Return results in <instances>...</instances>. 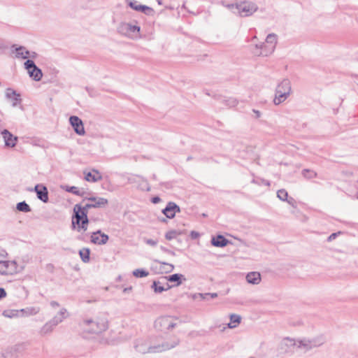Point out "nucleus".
<instances>
[{
    "label": "nucleus",
    "mask_w": 358,
    "mask_h": 358,
    "mask_svg": "<svg viewBox=\"0 0 358 358\" xmlns=\"http://www.w3.org/2000/svg\"><path fill=\"white\" fill-rule=\"evenodd\" d=\"M252 112L255 114V118H259L261 117V112L259 110L252 109Z\"/></svg>",
    "instance_id": "nucleus-52"
},
{
    "label": "nucleus",
    "mask_w": 358,
    "mask_h": 358,
    "mask_svg": "<svg viewBox=\"0 0 358 358\" xmlns=\"http://www.w3.org/2000/svg\"><path fill=\"white\" fill-rule=\"evenodd\" d=\"M151 201H152V203L156 204L161 201V199H160V197L156 196L151 199Z\"/></svg>",
    "instance_id": "nucleus-47"
},
{
    "label": "nucleus",
    "mask_w": 358,
    "mask_h": 358,
    "mask_svg": "<svg viewBox=\"0 0 358 358\" xmlns=\"http://www.w3.org/2000/svg\"><path fill=\"white\" fill-rule=\"evenodd\" d=\"M246 280L248 283L257 285L261 281V275L258 272H250L247 274Z\"/></svg>",
    "instance_id": "nucleus-20"
},
{
    "label": "nucleus",
    "mask_w": 358,
    "mask_h": 358,
    "mask_svg": "<svg viewBox=\"0 0 358 358\" xmlns=\"http://www.w3.org/2000/svg\"><path fill=\"white\" fill-rule=\"evenodd\" d=\"M176 323L173 322L171 316H162L155 322V327L161 331H167L173 329Z\"/></svg>",
    "instance_id": "nucleus-6"
},
{
    "label": "nucleus",
    "mask_w": 358,
    "mask_h": 358,
    "mask_svg": "<svg viewBox=\"0 0 358 358\" xmlns=\"http://www.w3.org/2000/svg\"><path fill=\"white\" fill-rule=\"evenodd\" d=\"M301 174L306 179H312L317 176V174L315 171L308 169H303Z\"/></svg>",
    "instance_id": "nucleus-30"
},
{
    "label": "nucleus",
    "mask_w": 358,
    "mask_h": 358,
    "mask_svg": "<svg viewBox=\"0 0 358 358\" xmlns=\"http://www.w3.org/2000/svg\"><path fill=\"white\" fill-rule=\"evenodd\" d=\"M178 233L176 230H171L166 233L165 238L166 239L170 241L175 238H176Z\"/></svg>",
    "instance_id": "nucleus-38"
},
{
    "label": "nucleus",
    "mask_w": 358,
    "mask_h": 358,
    "mask_svg": "<svg viewBox=\"0 0 358 358\" xmlns=\"http://www.w3.org/2000/svg\"><path fill=\"white\" fill-rule=\"evenodd\" d=\"M157 262H159V264H164L168 267L167 270L166 271V273L171 272L174 268V266L171 264H169V263L160 262V261H157Z\"/></svg>",
    "instance_id": "nucleus-42"
},
{
    "label": "nucleus",
    "mask_w": 358,
    "mask_h": 358,
    "mask_svg": "<svg viewBox=\"0 0 358 358\" xmlns=\"http://www.w3.org/2000/svg\"><path fill=\"white\" fill-rule=\"evenodd\" d=\"M17 272V263L15 261L0 260V274L13 275Z\"/></svg>",
    "instance_id": "nucleus-9"
},
{
    "label": "nucleus",
    "mask_w": 358,
    "mask_h": 358,
    "mask_svg": "<svg viewBox=\"0 0 358 358\" xmlns=\"http://www.w3.org/2000/svg\"><path fill=\"white\" fill-rule=\"evenodd\" d=\"M266 43L268 45V50L265 52H262L264 57L271 55L275 48L277 43V35L275 34H269L266 38Z\"/></svg>",
    "instance_id": "nucleus-13"
},
{
    "label": "nucleus",
    "mask_w": 358,
    "mask_h": 358,
    "mask_svg": "<svg viewBox=\"0 0 358 358\" xmlns=\"http://www.w3.org/2000/svg\"><path fill=\"white\" fill-rule=\"evenodd\" d=\"M337 233H333L331 234L327 238V241H331L332 240L335 239L336 237L337 236Z\"/></svg>",
    "instance_id": "nucleus-50"
},
{
    "label": "nucleus",
    "mask_w": 358,
    "mask_h": 358,
    "mask_svg": "<svg viewBox=\"0 0 358 358\" xmlns=\"http://www.w3.org/2000/svg\"><path fill=\"white\" fill-rule=\"evenodd\" d=\"M67 316V310L66 308H62L58 314L55 315L52 320L50 321L51 323L56 327L57 324L61 323Z\"/></svg>",
    "instance_id": "nucleus-19"
},
{
    "label": "nucleus",
    "mask_w": 358,
    "mask_h": 358,
    "mask_svg": "<svg viewBox=\"0 0 358 358\" xmlns=\"http://www.w3.org/2000/svg\"><path fill=\"white\" fill-rule=\"evenodd\" d=\"M277 196L280 200L285 201L287 200L288 193L285 189H281L277 192Z\"/></svg>",
    "instance_id": "nucleus-33"
},
{
    "label": "nucleus",
    "mask_w": 358,
    "mask_h": 358,
    "mask_svg": "<svg viewBox=\"0 0 358 358\" xmlns=\"http://www.w3.org/2000/svg\"><path fill=\"white\" fill-rule=\"evenodd\" d=\"M138 2L137 1H128V6L135 10V7L138 6Z\"/></svg>",
    "instance_id": "nucleus-44"
},
{
    "label": "nucleus",
    "mask_w": 358,
    "mask_h": 358,
    "mask_svg": "<svg viewBox=\"0 0 358 358\" xmlns=\"http://www.w3.org/2000/svg\"><path fill=\"white\" fill-rule=\"evenodd\" d=\"M135 10L141 11L145 14H149V13L152 12L153 10L150 7H148L145 5H138V7H135Z\"/></svg>",
    "instance_id": "nucleus-34"
},
{
    "label": "nucleus",
    "mask_w": 358,
    "mask_h": 358,
    "mask_svg": "<svg viewBox=\"0 0 358 358\" xmlns=\"http://www.w3.org/2000/svg\"><path fill=\"white\" fill-rule=\"evenodd\" d=\"M55 326L51 323L50 321L46 322L41 329L39 333L41 336H45L51 333L54 329Z\"/></svg>",
    "instance_id": "nucleus-25"
},
{
    "label": "nucleus",
    "mask_w": 358,
    "mask_h": 358,
    "mask_svg": "<svg viewBox=\"0 0 358 358\" xmlns=\"http://www.w3.org/2000/svg\"><path fill=\"white\" fill-rule=\"evenodd\" d=\"M109 239V236L102 233L101 230H97L94 231L91 235V242L94 244L96 245H103L106 244Z\"/></svg>",
    "instance_id": "nucleus-12"
},
{
    "label": "nucleus",
    "mask_w": 358,
    "mask_h": 358,
    "mask_svg": "<svg viewBox=\"0 0 358 358\" xmlns=\"http://www.w3.org/2000/svg\"><path fill=\"white\" fill-rule=\"evenodd\" d=\"M36 66V65L35 64V63L33 60L27 59L24 62V67L26 69L28 70V73H29V71H31V70L34 69Z\"/></svg>",
    "instance_id": "nucleus-36"
},
{
    "label": "nucleus",
    "mask_w": 358,
    "mask_h": 358,
    "mask_svg": "<svg viewBox=\"0 0 358 358\" xmlns=\"http://www.w3.org/2000/svg\"><path fill=\"white\" fill-rule=\"evenodd\" d=\"M236 8L241 17H249L258 10V6L253 2L245 1L236 3Z\"/></svg>",
    "instance_id": "nucleus-5"
},
{
    "label": "nucleus",
    "mask_w": 358,
    "mask_h": 358,
    "mask_svg": "<svg viewBox=\"0 0 358 358\" xmlns=\"http://www.w3.org/2000/svg\"><path fill=\"white\" fill-rule=\"evenodd\" d=\"M226 105L229 107H234L238 104V101L234 98H229L225 100Z\"/></svg>",
    "instance_id": "nucleus-40"
},
{
    "label": "nucleus",
    "mask_w": 358,
    "mask_h": 358,
    "mask_svg": "<svg viewBox=\"0 0 358 358\" xmlns=\"http://www.w3.org/2000/svg\"><path fill=\"white\" fill-rule=\"evenodd\" d=\"M6 296V290L3 288L0 287V299L4 298Z\"/></svg>",
    "instance_id": "nucleus-49"
},
{
    "label": "nucleus",
    "mask_w": 358,
    "mask_h": 358,
    "mask_svg": "<svg viewBox=\"0 0 358 358\" xmlns=\"http://www.w3.org/2000/svg\"><path fill=\"white\" fill-rule=\"evenodd\" d=\"M118 31L121 34L129 37L136 36L140 32V27L130 23L122 22L118 27Z\"/></svg>",
    "instance_id": "nucleus-8"
},
{
    "label": "nucleus",
    "mask_w": 358,
    "mask_h": 358,
    "mask_svg": "<svg viewBox=\"0 0 358 358\" xmlns=\"http://www.w3.org/2000/svg\"><path fill=\"white\" fill-rule=\"evenodd\" d=\"M268 45L267 43H259V44H256L255 45V48L256 49H259L261 50L260 52L259 53H257L259 56H264V55L262 54V52H265V50H268Z\"/></svg>",
    "instance_id": "nucleus-35"
},
{
    "label": "nucleus",
    "mask_w": 358,
    "mask_h": 358,
    "mask_svg": "<svg viewBox=\"0 0 358 358\" xmlns=\"http://www.w3.org/2000/svg\"><path fill=\"white\" fill-rule=\"evenodd\" d=\"M16 57H22V59H27L29 57V51L26 50L23 46H20L15 48Z\"/></svg>",
    "instance_id": "nucleus-27"
},
{
    "label": "nucleus",
    "mask_w": 358,
    "mask_h": 358,
    "mask_svg": "<svg viewBox=\"0 0 358 358\" xmlns=\"http://www.w3.org/2000/svg\"><path fill=\"white\" fill-rule=\"evenodd\" d=\"M230 241L222 235L212 237L211 244L215 247L223 248L227 245Z\"/></svg>",
    "instance_id": "nucleus-17"
},
{
    "label": "nucleus",
    "mask_w": 358,
    "mask_h": 358,
    "mask_svg": "<svg viewBox=\"0 0 358 358\" xmlns=\"http://www.w3.org/2000/svg\"><path fill=\"white\" fill-rule=\"evenodd\" d=\"M209 296H210V299H215L217 296V293H208Z\"/></svg>",
    "instance_id": "nucleus-56"
},
{
    "label": "nucleus",
    "mask_w": 358,
    "mask_h": 358,
    "mask_svg": "<svg viewBox=\"0 0 358 358\" xmlns=\"http://www.w3.org/2000/svg\"><path fill=\"white\" fill-rule=\"evenodd\" d=\"M161 222H166V218H162V220H160Z\"/></svg>",
    "instance_id": "nucleus-60"
},
{
    "label": "nucleus",
    "mask_w": 358,
    "mask_h": 358,
    "mask_svg": "<svg viewBox=\"0 0 358 358\" xmlns=\"http://www.w3.org/2000/svg\"><path fill=\"white\" fill-rule=\"evenodd\" d=\"M65 191L67 192L72 193L75 195L80 196H84L85 194V192L83 190V189H79L78 187L76 186H65L63 187Z\"/></svg>",
    "instance_id": "nucleus-22"
},
{
    "label": "nucleus",
    "mask_w": 358,
    "mask_h": 358,
    "mask_svg": "<svg viewBox=\"0 0 358 358\" xmlns=\"http://www.w3.org/2000/svg\"><path fill=\"white\" fill-rule=\"evenodd\" d=\"M292 92L291 82L289 79H283L276 87L273 103L279 105L284 102Z\"/></svg>",
    "instance_id": "nucleus-4"
},
{
    "label": "nucleus",
    "mask_w": 358,
    "mask_h": 358,
    "mask_svg": "<svg viewBox=\"0 0 358 358\" xmlns=\"http://www.w3.org/2000/svg\"><path fill=\"white\" fill-rule=\"evenodd\" d=\"M6 49H8V45H5L2 42H0V51H4Z\"/></svg>",
    "instance_id": "nucleus-51"
},
{
    "label": "nucleus",
    "mask_w": 358,
    "mask_h": 358,
    "mask_svg": "<svg viewBox=\"0 0 358 358\" xmlns=\"http://www.w3.org/2000/svg\"><path fill=\"white\" fill-rule=\"evenodd\" d=\"M37 198L44 203H47L49 200L48 191L45 186L43 185H36L34 187Z\"/></svg>",
    "instance_id": "nucleus-15"
},
{
    "label": "nucleus",
    "mask_w": 358,
    "mask_h": 358,
    "mask_svg": "<svg viewBox=\"0 0 358 358\" xmlns=\"http://www.w3.org/2000/svg\"><path fill=\"white\" fill-rule=\"evenodd\" d=\"M85 200L88 201V203L83 205V208H85V210L88 211L90 208H99L106 206L108 203V199L103 197H94L91 196L83 199V202Z\"/></svg>",
    "instance_id": "nucleus-7"
},
{
    "label": "nucleus",
    "mask_w": 358,
    "mask_h": 358,
    "mask_svg": "<svg viewBox=\"0 0 358 358\" xmlns=\"http://www.w3.org/2000/svg\"><path fill=\"white\" fill-rule=\"evenodd\" d=\"M166 278L169 282H176V286L180 285L182 283V280H185L184 275L180 273H174L166 277Z\"/></svg>",
    "instance_id": "nucleus-21"
},
{
    "label": "nucleus",
    "mask_w": 358,
    "mask_h": 358,
    "mask_svg": "<svg viewBox=\"0 0 358 358\" xmlns=\"http://www.w3.org/2000/svg\"><path fill=\"white\" fill-rule=\"evenodd\" d=\"M16 208L17 210L23 213H29L31 210L30 206L25 201L19 202L16 206Z\"/></svg>",
    "instance_id": "nucleus-31"
},
{
    "label": "nucleus",
    "mask_w": 358,
    "mask_h": 358,
    "mask_svg": "<svg viewBox=\"0 0 358 358\" xmlns=\"http://www.w3.org/2000/svg\"><path fill=\"white\" fill-rule=\"evenodd\" d=\"M209 295L210 294H208V293H199L197 294H195L194 296V298L196 299L197 297H199L201 300H209Z\"/></svg>",
    "instance_id": "nucleus-41"
},
{
    "label": "nucleus",
    "mask_w": 358,
    "mask_h": 358,
    "mask_svg": "<svg viewBox=\"0 0 358 358\" xmlns=\"http://www.w3.org/2000/svg\"><path fill=\"white\" fill-rule=\"evenodd\" d=\"M29 76L36 81H39L43 77L42 71L36 66L34 69H31L29 73Z\"/></svg>",
    "instance_id": "nucleus-24"
},
{
    "label": "nucleus",
    "mask_w": 358,
    "mask_h": 358,
    "mask_svg": "<svg viewBox=\"0 0 358 358\" xmlns=\"http://www.w3.org/2000/svg\"><path fill=\"white\" fill-rule=\"evenodd\" d=\"M161 282L159 281H154L151 287L154 289V292L156 293H162L164 291L168 290L172 286H170L168 282H166V287H164L160 285Z\"/></svg>",
    "instance_id": "nucleus-23"
},
{
    "label": "nucleus",
    "mask_w": 358,
    "mask_h": 358,
    "mask_svg": "<svg viewBox=\"0 0 358 358\" xmlns=\"http://www.w3.org/2000/svg\"><path fill=\"white\" fill-rule=\"evenodd\" d=\"M17 315V310H6L3 312V315L6 317H13Z\"/></svg>",
    "instance_id": "nucleus-39"
},
{
    "label": "nucleus",
    "mask_w": 358,
    "mask_h": 358,
    "mask_svg": "<svg viewBox=\"0 0 358 358\" xmlns=\"http://www.w3.org/2000/svg\"><path fill=\"white\" fill-rule=\"evenodd\" d=\"M222 4L229 8V9H233L234 8H236V3H228V4H226L224 3V2H222Z\"/></svg>",
    "instance_id": "nucleus-46"
},
{
    "label": "nucleus",
    "mask_w": 358,
    "mask_h": 358,
    "mask_svg": "<svg viewBox=\"0 0 358 358\" xmlns=\"http://www.w3.org/2000/svg\"><path fill=\"white\" fill-rule=\"evenodd\" d=\"M144 242L148 245L155 247L157 245L158 241L150 238H144Z\"/></svg>",
    "instance_id": "nucleus-43"
},
{
    "label": "nucleus",
    "mask_w": 358,
    "mask_h": 358,
    "mask_svg": "<svg viewBox=\"0 0 358 358\" xmlns=\"http://www.w3.org/2000/svg\"><path fill=\"white\" fill-rule=\"evenodd\" d=\"M357 199H358V194H357Z\"/></svg>",
    "instance_id": "nucleus-61"
},
{
    "label": "nucleus",
    "mask_w": 358,
    "mask_h": 358,
    "mask_svg": "<svg viewBox=\"0 0 358 358\" xmlns=\"http://www.w3.org/2000/svg\"><path fill=\"white\" fill-rule=\"evenodd\" d=\"M264 183L268 186L270 185V182L268 181H265Z\"/></svg>",
    "instance_id": "nucleus-58"
},
{
    "label": "nucleus",
    "mask_w": 358,
    "mask_h": 358,
    "mask_svg": "<svg viewBox=\"0 0 358 358\" xmlns=\"http://www.w3.org/2000/svg\"><path fill=\"white\" fill-rule=\"evenodd\" d=\"M130 290H131V287L124 288L123 291H124V292H129Z\"/></svg>",
    "instance_id": "nucleus-57"
},
{
    "label": "nucleus",
    "mask_w": 358,
    "mask_h": 358,
    "mask_svg": "<svg viewBox=\"0 0 358 358\" xmlns=\"http://www.w3.org/2000/svg\"><path fill=\"white\" fill-rule=\"evenodd\" d=\"M85 180L87 182H96L102 180L101 173L96 169H92V172L84 171Z\"/></svg>",
    "instance_id": "nucleus-16"
},
{
    "label": "nucleus",
    "mask_w": 358,
    "mask_h": 358,
    "mask_svg": "<svg viewBox=\"0 0 358 358\" xmlns=\"http://www.w3.org/2000/svg\"><path fill=\"white\" fill-rule=\"evenodd\" d=\"M79 255L80 257V259L82 261L85 263L89 262L90 261V250L87 248H83V249L80 250Z\"/></svg>",
    "instance_id": "nucleus-28"
},
{
    "label": "nucleus",
    "mask_w": 358,
    "mask_h": 358,
    "mask_svg": "<svg viewBox=\"0 0 358 358\" xmlns=\"http://www.w3.org/2000/svg\"><path fill=\"white\" fill-rule=\"evenodd\" d=\"M133 275L136 278H143L148 276L149 273L143 268H138L133 271Z\"/></svg>",
    "instance_id": "nucleus-32"
},
{
    "label": "nucleus",
    "mask_w": 358,
    "mask_h": 358,
    "mask_svg": "<svg viewBox=\"0 0 358 358\" xmlns=\"http://www.w3.org/2000/svg\"><path fill=\"white\" fill-rule=\"evenodd\" d=\"M322 344V342H320V343H317L315 341H299V348L300 347H304V348H311L312 346L313 347H317V346H320Z\"/></svg>",
    "instance_id": "nucleus-29"
},
{
    "label": "nucleus",
    "mask_w": 358,
    "mask_h": 358,
    "mask_svg": "<svg viewBox=\"0 0 358 358\" xmlns=\"http://www.w3.org/2000/svg\"><path fill=\"white\" fill-rule=\"evenodd\" d=\"M285 341H287L290 343V345H295V341L294 339H291L289 338H285Z\"/></svg>",
    "instance_id": "nucleus-55"
},
{
    "label": "nucleus",
    "mask_w": 358,
    "mask_h": 358,
    "mask_svg": "<svg viewBox=\"0 0 358 358\" xmlns=\"http://www.w3.org/2000/svg\"><path fill=\"white\" fill-rule=\"evenodd\" d=\"M190 236L192 239H196V238H199V233L197 231H192L190 233Z\"/></svg>",
    "instance_id": "nucleus-45"
},
{
    "label": "nucleus",
    "mask_w": 358,
    "mask_h": 358,
    "mask_svg": "<svg viewBox=\"0 0 358 358\" xmlns=\"http://www.w3.org/2000/svg\"><path fill=\"white\" fill-rule=\"evenodd\" d=\"M50 306L52 307V308H56V307H58L59 306V304L58 302L55 301H52L50 302Z\"/></svg>",
    "instance_id": "nucleus-54"
},
{
    "label": "nucleus",
    "mask_w": 358,
    "mask_h": 358,
    "mask_svg": "<svg viewBox=\"0 0 358 358\" xmlns=\"http://www.w3.org/2000/svg\"><path fill=\"white\" fill-rule=\"evenodd\" d=\"M162 212L167 218L172 219L176 216V213L180 212V208L176 203L169 201Z\"/></svg>",
    "instance_id": "nucleus-11"
},
{
    "label": "nucleus",
    "mask_w": 358,
    "mask_h": 358,
    "mask_svg": "<svg viewBox=\"0 0 358 358\" xmlns=\"http://www.w3.org/2000/svg\"><path fill=\"white\" fill-rule=\"evenodd\" d=\"M82 329L90 334H100L108 329V320L106 317L85 319L80 323Z\"/></svg>",
    "instance_id": "nucleus-2"
},
{
    "label": "nucleus",
    "mask_w": 358,
    "mask_h": 358,
    "mask_svg": "<svg viewBox=\"0 0 358 358\" xmlns=\"http://www.w3.org/2000/svg\"><path fill=\"white\" fill-rule=\"evenodd\" d=\"M285 201H287L289 204L292 205V206H294V204L295 203L294 199L292 197H290L289 199L287 198V200H286Z\"/></svg>",
    "instance_id": "nucleus-53"
},
{
    "label": "nucleus",
    "mask_w": 358,
    "mask_h": 358,
    "mask_svg": "<svg viewBox=\"0 0 358 358\" xmlns=\"http://www.w3.org/2000/svg\"><path fill=\"white\" fill-rule=\"evenodd\" d=\"M180 343L179 339H176L173 341H172L171 343L168 342H165L162 343L161 345L157 346H150L147 347L146 345H145L143 342L138 343L135 345L136 350L141 354H145L146 352H162L166 350H170L176 346H177Z\"/></svg>",
    "instance_id": "nucleus-3"
},
{
    "label": "nucleus",
    "mask_w": 358,
    "mask_h": 358,
    "mask_svg": "<svg viewBox=\"0 0 358 358\" xmlns=\"http://www.w3.org/2000/svg\"><path fill=\"white\" fill-rule=\"evenodd\" d=\"M21 311L25 312L27 315H34L39 312V308H28L27 309H22Z\"/></svg>",
    "instance_id": "nucleus-37"
},
{
    "label": "nucleus",
    "mask_w": 358,
    "mask_h": 358,
    "mask_svg": "<svg viewBox=\"0 0 358 358\" xmlns=\"http://www.w3.org/2000/svg\"><path fill=\"white\" fill-rule=\"evenodd\" d=\"M1 134L3 136L6 147L13 148L16 145L18 141V138L17 136H13L7 129H3Z\"/></svg>",
    "instance_id": "nucleus-14"
},
{
    "label": "nucleus",
    "mask_w": 358,
    "mask_h": 358,
    "mask_svg": "<svg viewBox=\"0 0 358 358\" xmlns=\"http://www.w3.org/2000/svg\"><path fill=\"white\" fill-rule=\"evenodd\" d=\"M6 96L8 99H12L14 100L13 103V106H16L18 103L21 101L20 94L17 93V92L11 88H8L6 92Z\"/></svg>",
    "instance_id": "nucleus-18"
},
{
    "label": "nucleus",
    "mask_w": 358,
    "mask_h": 358,
    "mask_svg": "<svg viewBox=\"0 0 358 358\" xmlns=\"http://www.w3.org/2000/svg\"><path fill=\"white\" fill-rule=\"evenodd\" d=\"M88 211L83 208L82 203H77L74 206L71 217V229L78 232L86 231L90 222Z\"/></svg>",
    "instance_id": "nucleus-1"
},
{
    "label": "nucleus",
    "mask_w": 358,
    "mask_h": 358,
    "mask_svg": "<svg viewBox=\"0 0 358 358\" xmlns=\"http://www.w3.org/2000/svg\"><path fill=\"white\" fill-rule=\"evenodd\" d=\"M69 122L73 127L74 131L80 136L85 134L83 122L78 116L72 115L69 118Z\"/></svg>",
    "instance_id": "nucleus-10"
},
{
    "label": "nucleus",
    "mask_w": 358,
    "mask_h": 358,
    "mask_svg": "<svg viewBox=\"0 0 358 358\" xmlns=\"http://www.w3.org/2000/svg\"><path fill=\"white\" fill-rule=\"evenodd\" d=\"M192 159V157L191 156H189L187 158V161H189Z\"/></svg>",
    "instance_id": "nucleus-59"
},
{
    "label": "nucleus",
    "mask_w": 358,
    "mask_h": 358,
    "mask_svg": "<svg viewBox=\"0 0 358 358\" xmlns=\"http://www.w3.org/2000/svg\"><path fill=\"white\" fill-rule=\"evenodd\" d=\"M161 250L162 251L165 252H167V253L171 254L172 255H175V252L173 251L170 250H169V249H167V248H164L163 246H161Z\"/></svg>",
    "instance_id": "nucleus-48"
},
{
    "label": "nucleus",
    "mask_w": 358,
    "mask_h": 358,
    "mask_svg": "<svg viewBox=\"0 0 358 358\" xmlns=\"http://www.w3.org/2000/svg\"><path fill=\"white\" fill-rule=\"evenodd\" d=\"M241 321V317L238 315L231 314L230 315V322L228 324V327L230 329L235 328Z\"/></svg>",
    "instance_id": "nucleus-26"
}]
</instances>
